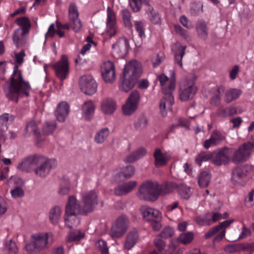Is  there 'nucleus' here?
Here are the masks:
<instances>
[{
    "label": "nucleus",
    "mask_w": 254,
    "mask_h": 254,
    "mask_svg": "<svg viewBox=\"0 0 254 254\" xmlns=\"http://www.w3.org/2000/svg\"><path fill=\"white\" fill-rule=\"evenodd\" d=\"M5 95L9 100L17 102L19 97L29 96L30 86L25 81L22 77L18 65H15L10 81H7L3 86Z\"/></svg>",
    "instance_id": "nucleus-1"
},
{
    "label": "nucleus",
    "mask_w": 254,
    "mask_h": 254,
    "mask_svg": "<svg viewBox=\"0 0 254 254\" xmlns=\"http://www.w3.org/2000/svg\"><path fill=\"white\" fill-rule=\"evenodd\" d=\"M142 72L141 64L136 60L130 61L124 68L119 81V89L125 92L129 91L134 86Z\"/></svg>",
    "instance_id": "nucleus-2"
},
{
    "label": "nucleus",
    "mask_w": 254,
    "mask_h": 254,
    "mask_svg": "<svg viewBox=\"0 0 254 254\" xmlns=\"http://www.w3.org/2000/svg\"><path fill=\"white\" fill-rule=\"evenodd\" d=\"M53 241V235L51 233L35 234L32 235L31 241L26 245L25 249L29 254L39 252L48 249Z\"/></svg>",
    "instance_id": "nucleus-3"
},
{
    "label": "nucleus",
    "mask_w": 254,
    "mask_h": 254,
    "mask_svg": "<svg viewBox=\"0 0 254 254\" xmlns=\"http://www.w3.org/2000/svg\"><path fill=\"white\" fill-rule=\"evenodd\" d=\"M159 184L156 181L147 180L139 188L138 196L141 199L154 201L159 197Z\"/></svg>",
    "instance_id": "nucleus-4"
},
{
    "label": "nucleus",
    "mask_w": 254,
    "mask_h": 254,
    "mask_svg": "<svg viewBox=\"0 0 254 254\" xmlns=\"http://www.w3.org/2000/svg\"><path fill=\"white\" fill-rule=\"evenodd\" d=\"M143 218L150 223L153 229L158 231L162 227L161 213L157 209L147 206H142L140 208Z\"/></svg>",
    "instance_id": "nucleus-5"
},
{
    "label": "nucleus",
    "mask_w": 254,
    "mask_h": 254,
    "mask_svg": "<svg viewBox=\"0 0 254 254\" xmlns=\"http://www.w3.org/2000/svg\"><path fill=\"white\" fill-rule=\"evenodd\" d=\"M254 149V143L248 142L241 145L235 150L230 157V161L235 164H239L246 161L250 157Z\"/></svg>",
    "instance_id": "nucleus-6"
},
{
    "label": "nucleus",
    "mask_w": 254,
    "mask_h": 254,
    "mask_svg": "<svg viewBox=\"0 0 254 254\" xmlns=\"http://www.w3.org/2000/svg\"><path fill=\"white\" fill-rule=\"evenodd\" d=\"M175 88V80L172 79L169 81V85L168 88L163 87L162 91L164 94L163 98L160 100L159 108L160 113L162 116L167 115L166 107L169 109L174 103V97L172 95V91Z\"/></svg>",
    "instance_id": "nucleus-7"
},
{
    "label": "nucleus",
    "mask_w": 254,
    "mask_h": 254,
    "mask_svg": "<svg viewBox=\"0 0 254 254\" xmlns=\"http://www.w3.org/2000/svg\"><path fill=\"white\" fill-rule=\"evenodd\" d=\"M252 170L253 167L248 164L235 167L232 172V181L236 185L244 186L248 174Z\"/></svg>",
    "instance_id": "nucleus-8"
},
{
    "label": "nucleus",
    "mask_w": 254,
    "mask_h": 254,
    "mask_svg": "<svg viewBox=\"0 0 254 254\" xmlns=\"http://www.w3.org/2000/svg\"><path fill=\"white\" fill-rule=\"evenodd\" d=\"M197 91L194 81L192 80L185 79L181 81L180 88L179 96L182 101H186L192 99Z\"/></svg>",
    "instance_id": "nucleus-9"
},
{
    "label": "nucleus",
    "mask_w": 254,
    "mask_h": 254,
    "mask_svg": "<svg viewBox=\"0 0 254 254\" xmlns=\"http://www.w3.org/2000/svg\"><path fill=\"white\" fill-rule=\"evenodd\" d=\"M140 94L136 90L132 91L125 104L123 106L122 111L124 115L130 116L136 110L140 101Z\"/></svg>",
    "instance_id": "nucleus-10"
},
{
    "label": "nucleus",
    "mask_w": 254,
    "mask_h": 254,
    "mask_svg": "<svg viewBox=\"0 0 254 254\" xmlns=\"http://www.w3.org/2000/svg\"><path fill=\"white\" fill-rule=\"evenodd\" d=\"M82 205L86 215L92 212L98 204V196L94 190L83 192L81 193Z\"/></svg>",
    "instance_id": "nucleus-11"
},
{
    "label": "nucleus",
    "mask_w": 254,
    "mask_h": 254,
    "mask_svg": "<svg viewBox=\"0 0 254 254\" xmlns=\"http://www.w3.org/2000/svg\"><path fill=\"white\" fill-rule=\"evenodd\" d=\"M55 163L54 160L48 159L44 156L40 155L34 169L35 174L41 178L45 177L49 173Z\"/></svg>",
    "instance_id": "nucleus-12"
},
{
    "label": "nucleus",
    "mask_w": 254,
    "mask_h": 254,
    "mask_svg": "<svg viewBox=\"0 0 254 254\" xmlns=\"http://www.w3.org/2000/svg\"><path fill=\"white\" fill-rule=\"evenodd\" d=\"M57 76L62 81L66 78L69 73V63L67 57L62 55L61 59L53 65Z\"/></svg>",
    "instance_id": "nucleus-13"
},
{
    "label": "nucleus",
    "mask_w": 254,
    "mask_h": 254,
    "mask_svg": "<svg viewBox=\"0 0 254 254\" xmlns=\"http://www.w3.org/2000/svg\"><path fill=\"white\" fill-rule=\"evenodd\" d=\"M102 76L104 81L108 84H113L116 79L114 64L110 61L105 62L101 66Z\"/></svg>",
    "instance_id": "nucleus-14"
},
{
    "label": "nucleus",
    "mask_w": 254,
    "mask_h": 254,
    "mask_svg": "<svg viewBox=\"0 0 254 254\" xmlns=\"http://www.w3.org/2000/svg\"><path fill=\"white\" fill-rule=\"evenodd\" d=\"M83 207L81 205L76 199L73 196L71 195L68 197V201L65 206V214L66 216H76L77 215H86V212H83Z\"/></svg>",
    "instance_id": "nucleus-15"
},
{
    "label": "nucleus",
    "mask_w": 254,
    "mask_h": 254,
    "mask_svg": "<svg viewBox=\"0 0 254 254\" xmlns=\"http://www.w3.org/2000/svg\"><path fill=\"white\" fill-rule=\"evenodd\" d=\"M68 17L71 28L75 32H79L82 27V24L79 18V12L77 6L74 3H71L69 5Z\"/></svg>",
    "instance_id": "nucleus-16"
},
{
    "label": "nucleus",
    "mask_w": 254,
    "mask_h": 254,
    "mask_svg": "<svg viewBox=\"0 0 254 254\" xmlns=\"http://www.w3.org/2000/svg\"><path fill=\"white\" fill-rule=\"evenodd\" d=\"M79 84L82 91L87 95H92L96 92L97 83L90 75L82 76Z\"/></svg>",
    "instance_id": "nucleus-17"
},
{
    "label": "nucleus",
    "mask_w": 254,
    "mask_h": 254,
    "mask_svg": "<svg viewBox=\"0 0 254 254\" xmlns=\"http://www.w3.org/2000/svg\"><path fill=\"white\" fill-rule=\"evenodd\" d=\"M118 32L115 13L110 7H108L106 35L111 38L117 34Z\"/></svg>",
    "instance_id": "nucleus-18"
},
{
    "label": "nucleus",
    "mask_w": 254,
    "mask_h": 254,
    "mask_svg": "<svg viewBox=\"0 0 254 254\" xmlns=\"http://www.w3.org/2000/svg\"><path fill=\"white\" fill-rule=\"evenodd\" d=\"M230 161L228 156V148L224 147L212 154L211 162L216 166L227 164Z\"/></svg>",
    "instance_id": "nucleus-19"
},
{
    "label": "nucleus",
    "mask_w": 254,
    "mask_h": 254,
    "mask_svg": "<svg viewBox=\"0 0 254 254\" xmlns=\"http://www.w3.org/2000/svg\"><path fill=\"white\" fill-rule=\"evenodd\" d=\"M41 155L34 154L26 157L18 166V168L22 171L29 172L35 169L37 165V161H38L39 156Z\"/></svg>",
    "instance_id": "nucleus-20"
},
{
    "label": "nucleus",
    "mask_w": 254,
    "mask_h": 254,
    "mask_svg": "<svg viewBox=\"0 0 254 254\" xmlns=\"http://www.w3.org/2000/svg\"><path fill=\"white\" fill-rule=\"evenodd\" d=\"M225 135L217 130H214L211 134L209 139L206 140L204 143V147L208 149L211 146H216L220 144L225 139Z\"/></svg>",
    "instance_id": "nucleus-21"
},
{
    "label": "nucleus",
    "mask_w": 254,
    "mask_h": 254,
    "mask_svg": "<svg viewBox=\"0 0 254 254\" xmlns=\"http://www.w3.org/2000/svg\"><path fill=\"white\" fill-rule=\"evenodd\" d=\"M153 157L155 159V165L157 167L165 165L171 159V156L168 153L163 152L159 148L155 149Z\"/></svg>",
    "instance_id": "nucleus-22"
},
{
    "label": "nucleus",
    "mask_w": 254,
    "mask_h": 254,
    "mask_svg": "<svg viewBox=\"0 0 254 254\" xmlns=\"http://www.w3.org/2000/svg\"><path fill=\"white\" fill-rule=\"evenodd\" d=\"M69 113V107L65 102H62L59 104L55 115L59 122H64Z\"/></svg>",
    "instance_id": "nucleus-23"
},
{
    "label": "nucleus",
    "mask_w": 254,
    "mask_h": 254,
    "mask_svg": "<svg viewBox=\"0 0 254 254\" xmlns=\"http://www.w3.org/2000/svg\"><path fill=\"white\" fill-rule=\"evenodd\" d=\"M129 1L130 6L134 12H138L140 10L143 2L147 6L146 8L147 13L151 14L155 11L153 8L149 4L148 0H129Z\"/></svg>",
    "instance_id": "nucleus-24"
},
{
    "label": "nucleus",
    "mask_w": 254,
    "mask_h": 254,
    "mask_svg": "<svg viewBox=\"0 0 254 254\" xmlns=\"http://www.w3.org/2000/svg\"><path fill=\"white\" fill-rule=\"evenodd\" d=\"M196 30L198 37L205 40L208 37V27L206 22L202 20H199L196 24Z\"/></svg>",
    "instance_id": "nucleus-25"
},
{
    "label": "nucleus",
    "mask_w": 254,
    "mask_h": 254,
    "mask_svg": "<svg viewBox=\"0 0 254 254\" xmlns=\"http://www.w3.org/2000/svg\"><path fill=\"white\" fill-rule=\"evenodd\" d=\"M116 102L110 98H107L102 101L101 108L103 112L106 114H112L116 109Z\"/></svg>",
    "instance_id": "nucleus-26"
},
{
    "label": "nucleus",
    "mask_w": 254,
    "mask_h": 254,
    "mask_svg": "<svg viewBox=\"0 0 254 254\" xmlns=\"http://www.w3.org/2000/svg\"><path fill=\"white\" fill-rule=\"evenodd\" d=\"M128 43L126 39H121L117 42L112 46V48L114 51V53L119 57H122L127 51V47Z\"/></svg>",
    "instance_id": "nucleus-27"
},
{
    "label": "nucleus",
    "mask_w": 254,
    "mask_h": 254,
    "mask_svg": "<svg viewBox=\"0 0 254 254\" xmlns=\"http://www.w3.org/2000/svg\"><path fill=\"white\" fill-rule=\"evenodd\" d=\"M138 238L137 230L133 228L129 231L127 236L126 241L125 244V248L130 250L136 243Z\"/></svg>",
    "instance_id": "nucleus-28"
},
{
    "label": "nucleus",
    "mask_w": 254,
    "mask_h": 254,
    "mask_svg": "<svg viewBox=\"0 0 254 254\" xmlns=\"http://www.w3.org/2000/svg\"><path fill=\"white\" fill-rule=\"evenodd\" d=\"M27 33H24L20 29H17L14 31L12 39L14 43L17 47H20L24 46L26 43L25 35Z\"/></svg>",
    "instance_id": "nucleus-29"
},
{
    "label": "nucleus",
    "mask_w": 254,
    "mask_h": 254,
    "mask_svg": "<svg viewBox=\"0 0 254 254\" xmlns=\"http://www.w3.org/2000/svg\"><path fill=\"white\" fill-rule=\"evenodd\" d=\"M15 23L19 25L21 31L24 33H28L31 28L30 21L27 17H21L15 20Z\"/></svg>",
    "instance_id": "nucleus-30"
},
{
    "label": "nucleus",
    "mask_w": 254,
    "mask_h": 254,
    "mask_svg": "<svg viewBox=\"0 0 254 254\" xmlns=\"http://www.w3.org/2000/svg\"><path fill=\"white\" fill-rule=\"evenodd\" d=\"M146 150L143 148H140L128 155L125 158V161L127 163H132L137 160L146 154Z\"/></svg>",
    "instance_id": "nucleus-31"
},
{
    "label": "nucleus",
    "mask_w": 254,
    "mask_h": 254,
    "mask_svg": "<svg viewBox=\"0 0 254 254\" xmlns=\"http://www.w3.org/2000/svg\"><path fill=\"white\" fill-rule=\"evenodd\" d=\"M176 187V184L171 182L164 183L162 185L159 184V196L171 193Z\"/></svg>",
    "instance_id": "nucleus-32"
},
{
    "label": "nucleus",
    "mask_w": 254,
    "mask_h": 254,
    "mask_svg": "<svg viewBox=\"0 0 254 254\" xmlns=\"http://www.w3.org/2000/svg\"><path fill=\"white\" fill-rule=\"evenodd\" d=\"M8 114H3L0 116V139L4 140L5 139V132L7 130V122L8 120Z\"/></svg>",
    "instance_id": "nucleus-33"
},
{
    "label": "nucleus",
    "mask_w": 254,
    "mask_h": 254,
    "mask_svg": "<svg viewBox=\"0 0 254 254\" xmlns=\"http://www.w3.org/2000/svg\"><path fill=\"white\" fill-rule=\"evenodd\" d=\"M62 211L59 206H55L53 207L50 211L49 218L51 222L53 224H57L61 216Z\"/></svg>",
    "instance_id": "nucleus-34"
},
{
    "label": "nucleus",
    "mask_w": 254,
    "mask_h": 254,
    "mask_svg": "<svg viewBox=\"0 0 254 254\" xmlns=\"http://www.w3.org/2000/svg\"><path fill=\"white\" fill-rule=\"evenodd\" d=\"M18 252L17 247L13 241L10 240L5 242L3 249V254H16Z\"/></svg>",
    "instance_id": "nucleus-35"
},
{
    "label": "nucleus",
    "mask_w": 254,
    "mask_h": 254,
    "mask_svg": "<svg viewBox=\"0 0 254 254\" xmlns=\"http://www.w3.org/2000/svg\"><path fill=\"white\" fill-rule=\"evenodd\" d=\"M233 222V220H226L217 225L220 232L214 238V241H219L223 238L225 234L224 228L229 227Z\"/></svg>",
    "instance_id": "nucleus-36"
},
{
    "label": "nucleus",
    "mask_w": 254,
    "mask_h": 254,
    "mask_svg": "<svg viewBox=\"0 0 254 254\" xmlns=\"http://www.w3.org/2000/svg\"><path fill=\"white\" fill-rule=\"evenodd\" d=\"M94 110L95 105L91 101L85 102L82 106V111L86 120H90V116L94 113Z\"/></svg>",
    "instance_id": "nucleus-37"
},
{
    "label": "nucleus",
    "mask_w": 254,
    "mask_h": 254,
    "mask_svg": "<svg viewBox=\"0 0 254 254\" xmlns=\"http://www.w3.org/2000/svg\"><path fill=\"white\" fill-rule=\"evenodd\" d=\"M211 180V175L210 173L204 171L199 175L198 180L199 186L201 188L207 187Z\"/></svg>",
    "instance_id": "nucleus-38"
},
{
    "label": "nucleus",
    "mask_w": 254,
    "mask_h": 254,
    "mask_svg": "<svg viewBox=\"0 0 254 254\" xmlns=\"http://www.w3.org/2000/svg\"><path fill=\"white\" fill-rule=\"evenodd\" d=\"M225 88L223 86H221L218 87L214 95L212 96L211 100L210 103L211 105L217 106L219 105L220 103V95L223 94L224 92Z\"/></svg>",
    "instance_id": "nucleus-39"
},
{
    "label": "nucleus",
    "mask_w": 254,
    "mask_h": 254,
    "mask_svg": "<svg viewBox=\"0 0 254 254\" xmlns=\"http://www.w3.org/2000/svg\"><path fill=\"white\" fill-rule=\"evenodd\" d=\"M109 134L108 128H102L100 130L95 136V140L98 143H102L105 141Z\"/></svg>",
    "instance_id": "nucleus-40"
},
{
    "label": "nucleus",
    "mask_w": 254,
    "mask_h": 254,
    "mask_svg": "<svg viewBox=\"0 0 254 254\" xmlns=\"http://www.w3.org/2000/svg\"><path fill=\"white\" fill-rule=\"evenodd\" d=\"M178 191L182 198L188 199L190 196V188L184 184L177 185Z\"/></svg>",
    "instance_id": "nucleus-41"
},
{
    "label": "nucleus",
    "mask_w": 254,
    "mask_h": 254,
    "mask_svg": "<svg viewBox=\"0 0 254 254\" xmlns=\"http://www.w3.org/2000/svg\"><path fill=\"white\" fill-rule=\"evenodd\" d=\"M57 127L55 121L46 122L43 127V133L45 135H49L54 132Z\"/></svg>",
    "instance_id": "nucleus-42"
},
{
    "label": "nucleus",
    "mask_w": 254,
    "mask_h": 254,
    "mask_svg": "<svg viewBox=\"0 0 254 254\" xmlns=\"http://www.w3.org/2000/svg\"><path fill=\"white\" fill-rule=\"evenodd\" d=\"M241 94V91L235 89H231L225 93V98L227 103H230L237 99Z\"/></svg>",
    "instance_id": "nucleus-43"
},
{
    "label": "nucleus",
    "mask_w": 254,
    "mask_h": 254,
    "mask_svg": "<svg viewBox=\"0 0 254 254\" xmlns=\"http://www.w3.org/2000/svg\"><path fill=\"white\" fill-rule=\"evenodd\" d=\"M25 129L27 133H33L36 136H38L40 134V131L37 127V125L34 121L29 122L26 125Z\"/></svg>",
    "instance_id": "nucleus-44"
},
{
    "label": "nucleus",
    "mask_w": 254,
    "mask_h": 254,
    "mask_svg": "<svg viewBox=\"0 0 254 254\" xmlns=\"http://www.w3.org/2000/svg\"><path fill=\"white\" fill-rule=\"evenodd\" d=\"M210 159L212 160V154L208 152L203 151L197 155L195 162L199 165H201L202 162L206 161Z\"/></svg>",
    "instance_id": "nucleus-45"
},
{
    "label": "nucleus",
    "mask_w": 254,
    "mask_h": 254,
    "mask_svg": "<svg viewBox=\"0 0 254 254\" xmlns=\"http://www.w3.org/2000/svg\"><path fill=\"white\" fill-rule=\"evenodd\" d=\"M123 18L126 27L130 29L132 25L131 21V13L129 10L124 9L122 10Z\"/></svg>",
    "instance_id": "nucleus-46"
},
{
    "label": "nucleus",
    "mask_w": 254,
    "mask_h": 254,
    "mask_svg": "<svg viewBox=\"0 0 254 254\" xmlns=\"http://www.w3.org/2000/svg\"><path fill=\"white\" fill-rule=\"evenodd\" d=\"M187 47L186 46H181L176 52L175 53V62L177 63L181 67L183 66L182 62V58L185 54V50Z\"/></svg>",
    "instance_id": "nucleus-47"
},
{
    "label": "nucleus",
    "mask_w": 254,
    "mask_h": 254,
    "mask_svg": "<svg viewBox=\"0 0 254 254\" xmlns=\"http://www.w3.org/2000/svg\"><path fill=\"white\" fill-rule=\"evenodd\" d=\"M193 239V234L191 232L182 233L178 238L180 242L185 245L190 243Z\"/></svg>",
    "instance_id": "nucleus-48"
},
{
    "label": "nucleus",
    "mask_w": 254,
    "mask_h": 254,
    "mask_svg": "<svg viewBox=\"0 0 254 254\" xmlns=\"http://www.w3.org/2000/svg\"><path fill=\"white\" fill-rule=\"evenodd\" d=\"M196 222L200 225H210L212 224L211 215L207 213L203 216H198L196 218Z\"/></svg>",
    "instance_id": "nucleus-49"
},
{
    "label": "nucleus",
    "mask_w": 254,
    "mask_h": 254,
    "mask_svg": "<svg viewBox=\"0 0 254 254\" xmlns=\"http://www.w3.org/2000/svg\"><path fill=\"white\" fill-rule=\"evenodd\" d=\"M126 232V231L119 227L117 225H114L110 231V234L113 238H120Z\"/></svg>",
    "instance_id": "nucleus-50"
},
{
    "label": "nucleus",
    "mask_w": 254,
    "mask_h": 254,
    "mask_svg": "<svg viewBox=\"0 0 254 254\" xmlns=\"http://www.w3.org/2000/svg\"><path fill=\"white\" fill-rule=\"evenodd\" d=\"M115 224L126 231L128 227V219L126 216L122 215L118 218Z\"/></svg>",
    "instance_id": "nucleus-51"
},
{
    "label": "nucleus",
    "mask_w": 254,
    "mask_h": 254,
    "mask_svg": "<svg viewBox=\"0 0 254 254\" xmlns=\"http://www.w3.org/2000/svg\"><path fill=\"white\" fill-rule=\"evenodd\" d=\"M65 225L70 229L73 228L79 222L78 219L75 216H66L64 219Z\"/></svg>",
    "instance_id": "nucleus-52"
},
{
    "label": "nucleus",
    "mask_w": 254,
    "mask_h": 254,
    "mask_svg": "<svg viewBox=\"0 0 254 254\" xmlns=\"http://www.w3.org/2000/svg\"><path fill=\"white\" fill-rule=\"evenodd\" d=\"M202 4L200 2H193L191 4L190 11L191 15H196L202 11Z\"/></svg>",
    "instance_id": "nucleus-53"
},
{
    "label": "nucleus",
    "mask_w": 254,
    "mask_h": 254,
    "mask_svg": "<svg viewBox=\"0 0 254 254\" xmlns=\"http://www.w3.org/2000/svg\"><path fill=\"white\" fill-rule=\"evenodd\" d=\"M135 28L137 32L139 37L141 38H143L145 37L144 32V23L141 21H136L134 23Z\"/></svg>",
    "instance_id": "nucleus-54"
},
{
    "label": "nucleus",
    "mask_w": 254,
    "mask_h": 254,
    "mask_svg": "<svg viewBox=\"0 0 254 254\" xmlns=\"http://www.w3.org/2000/svg\"><path fill=\"white\" fill-rule=\"evenodd\" d=\"M84 236V234L79 231L70 232L67 236V241L68 242L78 241Z\"/></svg>",
    "instance_id": "nucleus-55"
},
{
    "label": "nucleus",
    "mask_w": 254,
    "mask_h": 254,
    "mask_svg": "<svg viewBox=\"0 0 254 254\" xmlns=\"http://www.w3.org/2000/svg\"><path fill=\"white\" fill-rule=\"evenodd\" d=\"M147 120L146 117L141 116L139 117L137 121L135 123V127L137 130H141L147 127Z\"/></svg>",
    "instance_id": "nucleus-56"
},
{
    "label": "nucleus",
    "mask_w": 254,
    "mask_h": 254,
    "mask_svg": "<svg viewBox=\"0 0 254 254\" xmlns=\"http://www.w3.org/2000/svg\"><path fill=\"white\" fill-rule=\"evenodd\" d=\"M135 172V168L131 165L127 166L123 170V173L124 177L129 178L132 176Z\"/></svg>",
    "instance_id": "nucleus-57"
},
{
    "label": "nucleus",
    "mask_w": 254,
    "mask_h": 254,
    "mask_svg": "<svg viewBox=\"0 0 254 254\" xmlns=\"http://www.w3.org/2000/svg\"><path fill=\"white\" fill-rule=\"evenodd\" d=\"M173 230L171 228L168 227L164 228L160 234V235L163 238L167 239L171 237L173 235Z\"/></svg>",
    "instance_id": "nucleus-58"
},
{
    "label": "nucleus",
    "mask_w": 254,
    "mask_h": 254,
    "mask_svg": "<svg viewBox=\"0 0 254 254\" xmlns=\"http://www.w3.org/2000/svg\"><path fill=\"white\" fill-rule=\"evenodd\" d=\"M10 193L12 196L14 198L22 197L24 194V190L20 187H15L11 190Z\"/></svg>",
    "instance_id": "nucleus-59"
},
{
    "label": "nucleus",
    "mask_w": 254,
    "mask_h": 254,
    "mask_svg": "<svg viewBox=\"0 0 254 254\" xmlns=\"http://www.w3.org/2000/svg\"><path fill=\"white\" fill-rule=\"evenodd\" d=\"M224 116H233L237 113V109L235 107H229L228 108L221 110Z\"/></svg>",
    "instance_id": "nucleus-60"
},
{
    "label": "nucleus",
    "mask_w": 254,
    "mask_h": 254,
    "mask_svg": "<svg viewBox=\"0 0 254 254\" xmlns=\"http://www.w3.org/2000/svg\"><path fill=\"white\" fill-rule=\"evenodd\" d=\"M127 193L132 191L137 185V182L131 181L123 184Z\"/></svg>",
    "instance_id": "nucleus-61"
},
{
    "label": "nucleus",
    "mask_w": 254,
    "mask_h": 254,
    "mask_svg": "<svg viewBox=\"0 0 254 254\" xmlns=\"http://www.w3.org/2000/svg\"><path fill=\"white\" fill-rule=\"evenodd\" d=\"M154 243L155 247L158 249V251L160 252H162L166 247V243L165 242L160 239H155Z\"/></svg>",
    "instance_id": "nucleus-62"
},
{
    "label": "nucleus",
    "mask_w": 254,
    "mask_h": 254,
    "mask_svg": "<svg viewBox=\"0 0 254 254\" xmlns=\"http://www.w3.org/2000/svg\"><path fill=\"white\" fill-rule=\"evenodd\" d=\"M149 19L152 23L155 24H160L161 22L160 17L157 11L152 12V14H150Z\"/></svg>",
    "instance_id": "nucleus-63"
},
{
    "label": "nucleus",
    "mask_w": 254,
    "mask_h": 254,
    "mask_svg": "<svg viewBox=\"0 0 254 254\" xmlns=\"http://www.w3.org/2000/svg\"><path fill=\"white\" fill-rule=\"evenodd\" d=\"M220 232V230L217 226L210 229L207 231L205 234V238L206 239H209L213 236L216 233Z\"/></svg>",
    "instance_id": "nucleus-64"
}]
</instances>
